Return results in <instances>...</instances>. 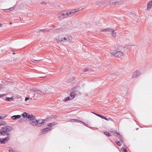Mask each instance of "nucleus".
<instances>
[{
    "mask_svg": "<svg viewBox=\"0 0 152 152\" xmlns=\"http://www.w3.org/2000/svg\"><path fill=\"white\" fill-rule=\"evenodd\" d=\"M33 120H32L29 124L33 126H37V127H40L43 125L45 123V120L41 118L38 119H36V117L34 116Z\"/></svg>",
    "mask_w": 152,
    "mask_h": 152,
    "instance_id": "f257e3e1",
    "label": "nucleus"
},
{
    "mask_svg": "<svg viewBox=\"0 0 152 152\" xmlns=\"http://www.w3.org/2000/svg\"><path fill=\"white\" fill-rule=\"evenodd\" d=\"M12 129V127L9 126H4L0 129V136H4L6 135H9L10 134L8 132H10Z\"/></svg>",
    "mask_w": 152,
    "mask_h": 152,
    "instance_id": "f03ea898",
    "label": "nucleus"
},
{
    "mask_svg": "<svg viewBox=\"0 0 152 152\" xmlns=\"http://www.w3.org/2000/svg\"><path fill=\"white\" fill-rule=\"evenodd\" d=\"M110 53L115 57H120L123 55V53L118 49L114 50L113 51H111Z\"/></svg>",
    "mask_w": 152,
    "mask_h": 152,
    "instance_id": "7ed1b4c3",
    "label": "nucleus"
},
{
    "mask_svg": "<svg viewBox=\"0 0 152 152\" xmlns=\"http://www.w3.org/2000/svg\"><path fill=\"white\" fill-rule=\"evenodd\" d=\"M22 116L24 118H27L29 120V122H31L32 120H33V119L34 117V115L32 114H30L29 113H28L26 112H24L22 115Z\"/></svg>",
    "mask_w": 152,
    "mask_h": 152,
    "instance_id": "20e7f679",
    "label": "nucleus"
},
{
    "mask_svg": "<svg viewBox=\"0 0 152 152\" xmlns=\"http://www.w3.org/2000/svg\"><path fill=\"white\" fill-rule=\"evenodd\" d=\"M67 12L65 11L61 12L58 14V17L60 19H64L67 17Z\"/></svg>",
    "mask_w": 152,
    "mask_h": 152,
    "instance_id": "39448f33",
    "label": "nucleus"
},
{
    "mask_svg": "<svg viewBox=\"0 0 152 152\" xmlns=\"http://www.w3.org/2000/svg\"><path fill=\"white\" fill-rule=\"evenodd\" d=\"M115 30H113V29L110 28H108L105 29H103L102 30V31H111L112 35V36L115 38L116 36V32H115Z\"/></svg>",
    "mask_w": 152,
    "mask_h": 152,
    "instance_id": "423d86ee",
    "label": "nucleus"
},
{
    "mask_svg": "<svg viewBox=\"0 0 152 152\" xmlns=\"http://www.w3.org/2000/svg\"><path fill=\"white\" fill-rule=\"evenodd\" d=\"M110 132L113 134H115V136L118 137L119 138L120 140H121V142H122V136H121L119 133L117 132L116 131H110Z\"/></svg>",
    "mask_w": 152,
    "mask_h": 152,
    "instance_id": "0eeeda50",
    "label": "nucleus"
},
{
    "mask_svg": "<svg viewBox=\"0 0 152 152\" xmlns=\"http://www.w3.org/2000/svg\"><path fill=\"white\" fill-rule=\"evenodd\" d=\"M72 39V37L71 36L68 35L66 37H64L63 36L62 42H70Z\"/></svg>",
    "mask_w": 152,
    "mask_h": 152,
    "instance_id": "6e6552de",
    "label": "nucleus"
},
{
    "mask_svg": "<svg viewBox=\"0 0 152 152\" xmlns=\"http://www.w3.org/2000/svg\"><path fill=\"white\" fill-rule=\"evenodd\" d=\"M10 139V137L7 136L3 139H0V142L2 144H5Z\"/></svg>",
    "mask_w": 152,
    "mask_h": 152,
    "instance_id": "1a4fd4ad",
    "label": "nucleus"
},
{
    "mask_svg": "<svg viewBox=\"0 0 152 152\" xmlns=\"http://www.w3.org/2000/svg\"><path fill=\"white\" fill-rule=\"evenodd\" d=\"M92 113L95 114V115H96L97 116L100 117V118H102L104 119L107 121H108V119L107 118H106V117L102 115L99 114L98 113H96L94 112H92Z\"/></svg>",
    "mask_w": 152,
    "mask_h": 152,
    "instance_id": "9d476101",
    "label": "nucleus"
},
{
    "mask_svg": "<svg viewBox=\"0 0 152 152\" xmlns=\"http://www.w3.org/2000/svg\"><path fill=\"white\" fill-rule=\"evenodd\" d=\"M140 75L139 71H136L134 72L132 76V77L133 78H136L137 77Z\"/></svg>",
    "mask_w": 152,
    "mask_h": 152,
    "instance_id": "9b49d317",
    "label": "nucleus"
},
{
    "mask_svg": "<svg viewBox=\"0 0 152 152\" xmlns=\"http://www.w3.org/2000/svg\"><path fill=\"white\" fill-rule=\"evenodd\" d=\"M51 130V128L47 127L43 129L42 130V134H45L46 132H48Z\"/></svg>",
    "mask_w": 152,
    "mask_h": 152,
    "instance_id": "f8f14e48",
    "label": "nucleus"
},
{
    "mask_svg": "<svg viewBox=\"0 0 152 152\" xmlns=\"http://www.w3.org/2000/svg\"><path fill=\"white\" fill-rule=\"evenodd\" d=\"M21 117V115H14L12 116L11 118L12 120H15L20 118Z\"/></svg>",
    "mask_w": 152,
    "mask_h": 152,
    "instance_id": "ddd939ff",
    "label": "nucleus"
},
{
    "mask_svg": "<svg viewBox=\"0 0 152 152\" xmlns=\"http://www.w3.org/2000/svg\"><path fill=\"white\" fill-rule=\"evenodd\" d=\"M67 17L68 16H72L74 14H75V12H74L73 11V10H72L68 12H67Z\"/></svg>",
    "mask_w": 152,
    "mask_h": 152,
    "instance_id": "4468645a",
    "label": "nucleus"
},
{
    "mask_svg": "<svg viewBox=\"0 0 152 152\" xmlns=\"http://www.w3.org/2000/svg\"><path fill=\"white\" fill-rule=\"evenodd\" d=\"M152 6V0H151L148 3L147 5V9L148 10L150 9L151 7Z\"/></svg>",
    "mask_w": 152,
    "mask_h": 152,
    "instance_id": "2eb2a0df",
    "label": "nucleus"
},
{
    "mask_svg": "<svg viewBox=\"0 0 152 152\" xmlns=\"http://www.w3.org/2000/svg\"><path fill=\"white\" fill-rule=\"evenodd\" d=\"M63 36H60L59 37H57L56 38V39L57 42H62Z\"/></svg>",
    "mask_w": 152,
    "mask_h": 152,
    "instance_id": "dca6fc26",
    "label": "nucleus"
},
{
    "mask_svg": "<svg viewBox=\"0 0 152 152\" xmlns=\"http://www.w3.org/2000/svg\"><path fill=\"white\" fill-rule=\"evenodd\" d=\"M64 29L62 28H59L56 29L54 30V32H59L62 31H63Z\"/></svg>",
    "mask_w": 152,
    "mask_h": 152,
    "instance_id": "f3484780",
    "label": "nucleus"
},
{
    "mask_svg": "<svg viewBox=\"0 0 152 152\" xmlns=\"http://www.w3.org/2000/svg\"><path fill=\"white\" fill-rule=\"evenodd\" d=\"M57 124V123L56 122H53L52 123H50L49 124H48L47 125V126L49 127H52V126L55 125H56Z\"/></svg>",
    "mask_w": 152,
    "mask_h": 152,
    "instance_id": "a211bd4d",
    "label": "nucleus"
},
{
    "mask_svg": "<svg viewBox=\"0 0 152 152\" xmlns=\"http://www.w3.org/2000/svg\"><path fill=\"white\" fill-rule=\"evenodd\" d=\"M5 100L7 101L11 102L13 100V97H6L5 99Z\"/></svg>",
    "mask_w": 152,
    "mask_h": 152,
    "instance_id": "6ab92c4d",
    "label": "nucleus"
},
{
    "mask_svg": "<svg viewBox=\"0 0 152 152\" xmlns=\"http://www.w3.org/2000/svg\"><path fill=\"white\" fill-rule=\"evenodd\" d=\"M34 91L36 92L37 94H41V93H42L45 94V93L43 92V91H42L41 90H34Z\"/></svg>",
    "mask_w": 152,
    "mask_h": 152,
    "instance_id": "aec40b11",
    "label": "nucleus"
},
{
    "mask_svg": "<svg viewBox=\"0 0 152 152\" xmlns=\"http://www.w3.org/2000/svg\"><path fill=\"white\" fill-rule=\"evenodd\" d=\"M70 96L71 97V99H72L75 97V95L74 93L73 92H71L70 93Z\"/></svg>",
    "mask_w": 152,
    "mask_h": 152,
    "instance_id": "412c9836",
    "label": "nucleus"
},
{
    "mask_svg": "<svg viewBox=\"0 0 152 152\" xmlns=\"http://www.w3.org/2000/svg\"><path fill=\"white\" fill-rule=\"evenodd\" d=\"M72 99L70 98L69 96H67L64 99V102H66V101H70Z\"/></svg>",
    "mask_w": 152,
    "mask_h": 152,
    "instance_id": "4be33fe9",
    "label": "nucleus"
},
{
    "mask_svg": "<svg viewBox=\"0 0 152 152\" xmlns=\"http://www.w3.org/2000/svg\"><path fill=\"white\" fill-rule=\"evenodd\" d=\"M104 134L108 137H110L111 136V135L108 132H104Z\"/></svg>",
    "mask_w": 152,
    "mask_h": 152,
    "instance_id": "5701e85b",
    "label": "nucleus"
},
{
    "mask_svg": "<svg viewBox=\"0 0 152 152\" xmlns=\"http://www.w3.org/2000/svg\"><path fill=\"white\" fill-rule=\"evenodd\" d=\"M45 121L50 120H51V118H50V116H48L47 118H46L45 119H44Z\"/></svg>",
    "mask_w": 152,
    "mask_h": 152,
    "instance_id": "b1692460",
    "label": "nucleus"
},
{
    "mask_svg": "<svg viewBox=\"0 0 152 152\" xmlns=\"http://www.w3.org/2000/svg\"><path fill=\"white\" fill-rule=\"evenodd\" d=\"M57 117V116L56 115H52L50 116V118H51V119H52L55 118Z\"/></svg>",
    "mask_w": 152,
    "mask_h": 152,
    "instance_id": "393cba45",
    "label": "nucleus"
},
{
    "mask_svg": "<svg viewBox=\"0 0 152 152\" xmlns=\"http://www.w3.org/2000/svg\"><path fill=\"white\" fill-rule=\"evenodd\" d=\"M115 142L118 146H121V143H120V142L119 141H118V140H116Z\"/></svg>",
    "mask_w": 152,
    "mask_h": 152,
    "instance_id": "a878e982",
    "label": "nucleus"
},
{
    "mask_svg": "<svg viewBox=\"0 0 152 152\" xmlns=\"http://www.w3.org/2000/svg\"><path fill=\"white\" fill-rule=\"evenodd\" d=\"M14 8L13 7H11L9 9H4V10H10V11H12V10H13L14 9Z\"/></svg>",
    "mask_w": 152,
    "mask_h": 152,
    "instance_id": "bb28decb",
    "label": "nucleus"
},
{
    "mask_svg": "<svg viewBox=\"0 0 152 152\" xmlns=\"http://www.w3.org/2000/svg\"><path fill=\"white\" fill-rule=\"evenodd\" d=\"M121 150L122 151L124 152H127V151L126 149L124 148V147H123L122 148Z\"/></svg>",
    "mask_w": 152,
    "mask_h": 152,
    "instance_id": "cd10ccee",
    "label": "nucleus"
},
{
    "mask_svg": "<svg viewBox=\"0 0 152 152\" xmlns=\"http://www.w3.org/2000/svg\"><path fill=\"white\" fill-rule=\"evenodd\" d=\"M47 31V30L46 29H44V30H42V29H40V30H39V31H38V32H45V31Z\"/></svg>",
    "mask_w": 152,
    "mask_h": 152,
    "instance_id": "c85d7f7f",
    "label": "nucleus"
},
{
    "mask_svg": "<svg viewBox=\"0 0 152 152\" xmlns=\"http://www.w3.org/2000/svg\"><path fill=\"white\" fill-rule=\"evenodd\" d=\"M79 120L77 119H72L71 120V121L72 122L73 121H77V122H79Z\"/></svg>",
    "mask_w": 152,
    "mask_h": 152,
    "instance_id": "c756f323",
    "label": "nucleus"
},
{
    "mask_svg": "<svg viewBox=\"0 0 152 152\" xmlns=\"http://www.w3.org/2000/svg\"><path fill=\"white\" fill-rule=\"evenodd\" d=\"M7 116V115H5L4 116L2 117V116H0V120L4 119Z\"/></svg>",
    "mask_w": 152,
    "mask_h": 152,
    "instance_id": "7c9ffc66",
    "label": "nucleus"
},
{
    "mask_svg": "<svg viewBox=\"0 0 152 152\" xmlns=\"http://www.w3.org/2000/svg\"><path fill=\"white\" fill-rule=\"evenodd\" d=\"M73 10V11H74V12H75V14L77 12L79 11V9H76L75 10Z\"/></svg>",
    "mask_w": 152,
    "mask_h": 152,
    "instance_id": "2f4dec72",
    "label": "nucleus"
},
{
    "mask_svg": "<svg viewBox=\"0 0 152 152\" xmlns=\"http://www.w3.org/2000/svg\"><path fill=\"white\" fill-rule=\"evenodd\" d=\"M1 123L2 125H4L6 124V123L4 121L1 122Z\"/></svg>",
    "mask_w": 152,
    "mask_h": 152,
    "instance_id": "473e14b6",
    "label": "nucleus"
},
{
    "mask_svg": "<svg viewBox=\"0 0 152 152\" xmlns=\"http://www.w3.org/2000/svg\"><path fill=\"white\" fill-rule=\"evenodd\" d=\"M88 70H89V69L88 68H86V69H84L83 70V71L84 72H86Z\"/></svg>",
    "mask_w": 152,
    "mask_h": 152,
    "instance_id": "72a5a7b5",
    "label": "nucleus"
},
{
    "mask_svg": "<svg viewBox=\"0 0 152 152\" xmlns=\"http://www.w3.org/2000/svg\"><path fill=\"white\" fill-rule=\"evenodd\" d=\"M79 122H80L82 123L84 125H85V126H87L88 124H86L84 122H83L82 121H79Z\"/></svg>",
    "mask_w": 152,
    "mask_h": 152,
    "instance_id": "f704fd0d",
    "label": "nucleus"
},
{
    "mask_svg": "<svg viewBox=\"0 0 152 152\" xmlns=\"http://www.w3.org/2000/svg\"><path fill=\"white\" fill-rule=\"evenodd\" d=\"M95 69H89V71L90 72H91V71H95Z\"/></svg>",
    "mask_w": 152,
    "mask_h": 152,
    "instance_id": "c9c22d12",
    "label": "nucleus"
},
{
    "mask_svg": "<svg viewBox=\"0 0 152 152\" xmlns=\"http://www.w3.org/2000/svg\"><path fill=\"white\" fill-rule=\"evenodd\" d=\"M6 95L5 94H0V98Z\"/></svg>",
    "mask_w": 152,
    "mask_h": 152,
    "instance_id": "e433bc0d",
    "label": "nucleus"
},
{
    "mask_svg": "<svg viewBox=\"0 0 152 152\" xmlns=\"http://www.w3.org/2000/svg\"><path fill=\"white\" fill-rule=\"evenodd\" d=\"M30 99V98L26 97L25 99V101H27L28 100H29Z\"/></svg>",
    "mask_w": 152,
    "mask_h": 152,
    "instance_id": "4c0bfd02",
    "label": "nucleus"
},
{
    "mask_svg": "<svg viewBox=\"0 0 152 152\" xmlns=\"http://www.w3.org/2000/svg\"><path fill=\"white\" fill-rule=\"evenodd\" d=\"M3 89V87L2 85H0V90Z\"/></svg>",
    "mask_w": 152,
    "mask_h": 152,
    "instance_id": "58836bf2",
    "label": "nucleus"
},
{
    "mask_svg": "<svg viewBox=\"0 0 152 152\" xmlns=\"http://www.w3.org/2000/svg\"><path fill=\"white\" fill-rule=\"evenodd\" d=\"M41 4H47V2L45 1H42L41 3Z\"/></svg>",
    "mask_w": 152,
    "mask_h": 152,
    "instance_id": "ea45409f",
    "label": "nucleus"
},
{
    "mask_svg": "<svg viewBox=\"0 0 152 152\" xmlns=\"http://www.w3.org/2000/svg\"><path fill=\"white\" fill-rule=\"evenodd\" d=\"M9 152H15V151H13L12 149H10L9 150Z\"/></svg>",
    "mask_w": 152,
    "mask_h": 152,
    "instance_id": "a19ab883",
    "label": "nucleus"
},
{
    "mask_svg": "<svg viewBox=\"0 0 152 152\" xmlns=\"http://www.w3.org/2000/svg\"><path fill=\"white\" fill-rule=\"evenodd\" d=\"M39 60H35L34 59H32V61L33 62H35V61H38Z\"/></svg>",
    "mask_w": 152,
    "mask_h": 152,
    "instance_id": "79ce46f5",
    "label": "nucleus"
},
{
    "mask_svg": "<svg viewBox=\"0 0 152 152\" xmlns=\"http://www.w3.org/2000/svg\"><path fill=\"white\" fill-rule=\"evenodd\" d=\"M2 26V25L1 23H0V26Z\"/></svg>",
    "mask_w": 152,
    "mask_h": 152,
    "instance_id": "37998d69",
    "label": "nucleus"
},
{
    "mask_svg": "<svg viewBox=\"0 0 152 152\" xmlns=\"http://www.w3.org/2000/svg\"><path fill=\"white\" fill-rule=\"evenodd\" d=\"M101 3L102 4H103V1H102L101 2Z\"/></svg>",
    "mask_w": 152,
    "mask_h": 152,
    "instance_id": "c03bdc74",
    "label": "nucleus"
},
{
    "mask_svg": "<svg viewBox=\"0 0 152 152\" xmlns=\"http://www.w3.org/2000/svg\"><path fill=\"white\" fill-rule=\"evenodd\" d=\"M1 125H1V122H0V126H1Z\"/></svg>",
    "mask_w": 152,
    "mask_h": 152,
    "instance_id": "a18cd8bd",
    "label": "nucleus"
},
{
    "mask_svg": "<svg viewBox=\"0 0 152 152\" xmlns=\"http://www.w3.org/2000/svg\"><path fill=\"white\" fill-rule=\"evenodd\" d=\"M13 55H15V53L14 52V53H13Z\"/></svg>",
    "mask_w": 152,
    "mask_h": 152,
    "instance_id": "49530a36",
    "label": "nucleus"
},
{
    "mask_svg": "<svg viewBox=\"0 0 152 152\" xmlns=\"http://www.w3.org/2000/svg\"><path fill=\"white\" fill-rule=\"evenodd\" d=\"M10 23V24H11L12 23V22H11V23Z\"/></svg>",
    "mask_w": 152,
    "mask_h": 152,
    "instance_id": "de8ad7c7",
    "label": "nucleus"
},
{
    "mask_svg": "<svg viewBox=\"0 0 152 152\" xmlns=\"http://www.w3.org/2000/svg\"><path fill=\"white\" fill-rule=\"evenodd\" d=\"M1 50V52H2V50Z\"/></svg>",
    "mask_w": 152,
    "mask_h": 152,
    "instance_id": "09e8293b",
    "label": "nucleus"
},
{
    "mask_svg": "<svg viewBox=\"0 0 152 152\" xmlns=\"http://www.w3.org/2000/svg\"><path fill=\"white\" fill-rule=\"evenodd\" d=\"M127 152H128L127 151Z\"/></svg>",
    "mask_w": 152,
    "mask_h": 152,
    "instance_id": "8fccbe9b",
    "label": "nucleus"
}]
</instances>
